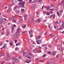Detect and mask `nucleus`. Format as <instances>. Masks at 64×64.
Listing matches in <instances>:
<instances>
[{
  "mask_svg": "<svg viewBox=\"0 0 64 64\" xmlns=\"http://www.w3.org/2000/svg\"><path fill=\"white\" fill-rule=\"evenodd\" d=\"M9 59L8 58H7L6 59V60H9Z\"/></svg>",
  "mask_w": 64,
  "mask_h": 64,
  "instance_id": "nucleus-50",
  "label": "nucleus"
},
{
  "mask_svg": "<svg viewBox=\"0 0 64 64\" xmlns=\"http://www.w3.org/2000/svg\"><path fill=\"white\" fill-rule=\"evenodd\" d=\"M30 57H31V56L32 55V54L31 53H29L28 54V55Z\"/></svg>",
  "mask_w": 64,
  "mask_h": 64,
  "instance_id": "nucleus-19",
  "label": "nucleus"
},
{
  "mask_svg": "<svg viewBox=\"0 0 64 64\" xmlns=\"http://www.w3.org/2000/svg\"><path fill=\"white\" fill-rule=\"evenodd\" d=\"M55 39L56 40H57L58 39V37H56L55 38Z\"/></svg>",
  "mask_w": 64,
  "mask_h": 64,
  "instance_id": "nucleus-37",
  "label": "nucleus"
},
{
  "mask_svg": "<svg viewBox=\"0 0 64 64\" xmlns=\"http://www.w3.org/2000/svg\"><path fill=\"white\" fill-rule=\"evenodd\" d=\"M55 8L56 9H58V7L56 6V7Z\"/></svg>",
  "mask_w": 64,
  "mask_h": 64,
  "instance_id": "nucleus-46",
  "label": "nucleus"
},
{
  "mask_svg": "<svg viewBox=\"0 0 64 64\" xmlns=\"http://www.w3.org/2000/svg\"><path fill=\"white\" fill-rule=\"evenodd\" d=\"M55 15H52L51 16H50V18H52H52H55Z\"/></svg>",
  "mask_w": 64,
  "mask_h": 64,
  "instance_id": "nucleus-16",
  "label": "nucleus"
},
{
  "mask_svg": "<svg viewBox=\"0 0 64 64\" xmlns=\"http://www.w3.org/2000/svg\"><path fill=\"white\" fill-rule=\"evenodd\" d=\"M3 27V25H1L0 26V28H1Z\"/></svg>",
  "mask_w": 64,
  "mask_h": 64,
  "instance_id": "nucleus-62",
  "label": "nucleus"
},
{
  "mask_svg": "<svg viewBox=\"0 0 64 64\" xmlns=\"http://www.w3.org/2000/svg\"><path fill=\"white\" fill-rule=\"evenodd\" d=\"M12 26H13V27H15L16 26V25H15V24H13Z\"/></svg>",
  "mask_w": 64,
  "mask_h": 64,
  "instance_id": "nucleus-51",
  "label": "nucleus"
},
{
  "mask_svg": "<svg viewBox=\"0 0 64 64\" xmlns=\"http://www.w3.org/2000/svg\"><path fill=\"white\" fill-rule=\"evenodd\" d=\"M17 42V40H15V43H16Z\"/></svg>",
  "mask_w": 64,
  "mask_h": 64,
  "instance_id": "nucleus-60",
  "label": "nucleus"
},
{
  "mask_svg": "<svg viewBox=\"0 0 64 64\" xmlns=\"http://www.w3.org/2000/svg\"><path fill=\"white\" fill-rule=\"evenodd\" d=\"M18 62L19 60H18V59H17L16 60V61H15V62L16 63H18Z\"/></svg>",
  "mask_w": 64,
  "mask_h": 64,
  "instance_id": "nucleus-21",
  "label": "nucleus"
},
{
  "mask_svg": "<svg viewBox=\"0 0 64 64\" xmlns=\"http://www.w3.org/2000/svg\"><path fill=\"white\" fill-rule=\"evenodd\" d=\"M59 30H63V29L62 28H58Z\"/></svg>",
  "mask_w": 64,
  "mask_h": 64,
  "instance_id": "nucleus-28",
  "label": "nucleus"
},
{
  "mask_svg": "<svg viewBox=\"0 0 64 64\" xmlns=\"http://www.w3.org/2000/svg\"><path fill=\"white\" fill-rule=\"evenodd\" d=\"M19 48L18 47H16L15 48V50L16 51V50H18L19 49Z\"/></svg>",
  "mask_w": 64,
  "mask_h": 64,
  "instance_id": "nucleus-30",
  "label": "nucleus"
},
{
  "mask_svg": "<svg viewBox=\"0 0 64 64\" xmlns=\"http://www.w3.org/2000/svg\"><path fill=\"white\" fill-rule=\"evenodd\" d=\"M51 64V63L50 62H48L47 63V64Z\"/></svg>",
  "mask_w": 64,
  "mask_h": 64,
  "instance_id": "nucleus-53",
  "label": "nucleus"
},
{
  "mask_svg": "<svg viewBox=\"0 0 64 64\" xmlns=\"http://www.w3.org/2000/svg\"><path fill=\"white\" fill-rule=\"evenodd\" d=\"M23 55L25 57H26L27 56V54H26V53H24L23 54Z\"/></svg>",
  "mask_w": 64,
  "mask_h": 64,
  "instance_id": "nucleus-25",
  "label": "nucleus"
},
{
  "mask_svg": "<svg viewBox=\"0 0 64 64\" xmlns=\"http://www.w3.org/2000/svg\"><path fill=\"white\" fill-rule=\"evenodd\" d=\"M58 50L60 51H62L63 50V49L62 48V46H60V44H58Z\"/></svg>",
  "mask_w": 64,
  "mask_h": 64,
  "instance_id": "nucleus-2",
  "label": "nucleus"
},
{
  "mask_svg": "<svg viewBox=\"0 0 64 64\" xmlns=\"http://www.w3.org/2000/svg\"><path fill=\"white\" fill-rule=\"evenodd\" d=\"M34 56H32L30 57V58L31 59H33L34 58Z\"/></svg>",
  "mask_w": 64,
  "mask_h": 64,
  "instance_id": "nucleus-32",
  "label": "nucleus"
},
{
  "mask_svg": "<svg viewBox=\"0 0 64 64\" xmlns=\"http://www.w3.org/2000/svg\"><path fill=\"white\" fill-rule=\"evenodd\" d=\"M29 33L30 35H31L32 34V33H33V30H30V31H29Z\"/></svg>",
  "mask_w": 64,
  "mask_h": 64,
  "instance_id": "nucleus-5",
  "label": "nucleus"
},
{
  "mask_svg": "<svg viewBox=\"0 0 64 64\" xmlns=\"http://www.w3.org/2000/svg\"><path fill=\"white\" fill-rule=\"evenodd\" d=\"M21 10H22V12H24V9H22Z\"/></svg>",
  "mask_w": 64,
  "mask_h": 64,
  "instance_id": "nucleus-42",
  "label": "nucleus"
},
{
  "mask_svg": "<svg viewBox=\"0 0 64 64\" xmlns=\"http://www.w3.org/2000/svg\"><path fill=\"white\" fill-rule=\"evenodd\" d=\"M30 56H29V55H28V59H30L31 58V57Z\"/></svg>",
  "mask_w": 64,
  "mask_h": 64,
  "instance_id": "nucleus-47",
  "label": "nucleus"
},
{
  "mask_svg": "<svg viewBox=\"0 0 64 64\" xmlns=\"http://www.w3.org/2000/svg\"><path fill=\"white\" fill-rule=\"evenodd\" d=\"M38 51V50H36L33 51V52H34V53H36V52H37Z\"/></svg>",
  "mask_w": 64,
  "mask_h": 64,
  "instance_id": "nucleus-33",
  "label": "nucleus"
},
{
  "mask_svg": "<svg viewBox=\"0 0 64 64\" xmlns=\"http://www.w3.org/2000/svg\"><path fill=\"white\" fill-rule=\"evenodd\" d=\"M50 14V13L49 12H48L46 14V15H48Z\"/></svg>",
  "mask_w": 64,
  "mask_h": 64,
  "instance_id": "nucleus-54",
  "label": "nucleus"
},
{
  "mask_svg": "<svg viewBox=\"0 0 64 64\" xmlns=\"http://www.w3.org/2000/svg\"><path fill=\"white\" fill-rule=\"evenodd\" d=\"M25 4V2H20L18 3V4L20 7L23 8L24 7V4Z\"/></svg>",
  "mask_w": 64,
  "mask_h": 64,
  "instance_id": "nucleus-1",
  "label": "nucleus"
},
{
  "mask_svg": "<svg viewBox=\"0 0 64 64\" xmlns=\"http://www.w3.org/2000/svg\"><path fill=\"white\" fill-rule=\"evenodd\" d=\"M44 5L42 7V10L43 9V8H44Z\"/></svg>",
  "mask_w": 64,
  "mask_h": 64,
  "instance_id": "nucleus-55",
  "label": "nucleus"
},
{
  "mask_svg": "<svg viewBox=\"0 0 64 64\" xmlns=\"http://www.w3.org/2000/svg\"><path fill=\"white\" fill-rule=\"evenodd\" d=\"M62 24L61 26H63V27L64 28V20H62Z\"/></svg>",
  "mask_w": 64,
  "mask_h": 64,
  "instance_id": "nucleus-8",
  "label": "nucleus"
},
{
  "mask_svg": "<svg viewBox=\"0 0 64 64\" xmlns=\"http://www.w3.org/2000/svg\"><path fill=\"white\" fill-rule=\"evenodd\" d=\"M56 13H57V15H58V16H61V15L60 14V13H59V12H56Z\"/></svg>",
  "mask_w": 64,
  "mask_h": 64,
  "instance_id": "nucleus-9",
  "label": "nucleus"
},
{
  "mask_svg": "<svg viewBox=\"0 0 64 64\" xmlns=\"http://www.w3.org/2000/svg\"><path fill=\"white\" fill-rule=\"evenodd\" d=\"M62 4H64V2L63 0L62 1V2L61 3Z\"/></svg>",
  "mask_w": 64,
  "mask_h": 64,
  "instance_id": "nucleus-34",
  "label": "nucleus"
},
{
  "mask_svg": "<svg viewBox=\"0 0 64 64\" xmlns=\"http://www.w3.org/2000/svg\"><path fill=\"white\" fill-rule=\"evenodd\" d=\"M50 36L52 37H54V35L53 34H50Z\"/></svg>",
  "mask_w": 64,
  "mask_h": 64,
  "instance_id": "nucleus-26",
  "label": "nucleus"
},
{
  "mask_svg": "<svg viewBox=\"0 0 64 64\" xmlns=\"http://www.w3.org/2000/svg\"><path fill=\"white\" fill-rule=\"evenodd\" d=\"M12 54L13 55H16V53L14 52H12Z\"/></svg>",
  "mask_w": 64,
  "mask_h": 64,
  "instance_id": "nucleus-43",
  "label": "nucleus"
},
{
  "mask_svg": "<svg viewBox=\"0 0 64 64\" xmlns=\"http://www.w3.org/2000/svg\"><path fill=\"white\" fill-rule=\"evenodd\" d=\"M48 54H50L51 53V52L50 51L48 52Z\"/></svg>",
  "mask_w": 64,
  "mask_h": 64,
  "instance_id": "nucleus-35",
  "label": "nucleus"
},
{
  "mask_svg": "<svg viewBox=\"0 0 64 64\" xmlns=\"http://www.w3.org/2000/svg\"><path fill=\"white\" fill-rule=\"evenodd\" d=\"M24 17H25V18H27L28 17V16H27V14H26L24 16Z\"/></svg>",
  "mask_w": 64,
  "mask_h": 64,
  "instance_id": "nucleus-40",
  "label": "nucleus"
},
{
  "mask_svg": "<svg viewBox=\"0 0 64 64\" xmlns=\"http://www.w3.org/2000/svg\"><path fill=\"white\" fill-rule=\"evenodd\" d=\"M21 45V44L20 43H17L16 44V46H19Z\"/></svg>",
  "mask_w": 64,
  "mask_h": 64,
  "instance_id": "nucleus-20",
  "label": "nucleus"
},
{
  "mask_svg": "<svg viewBox=\"0 0 64 64\" xmlns=\"http://www.w3.org/2000/svg\"><path fill=\"white\" fill-rule=\"evenodd\" d=\"M63 9L62 8L61 9V10L60 11V13L62 14V12H63Z\"/></svg>",
  "mask_w": 64,
  "mask_h": 64,
  "instance_id": "nucleus-17",
  "label": "nucleus"
},
{
  "mask_svg": "<svg viewBox=\"0 0 64 64\" xmlns=\"http://www.w3.org/2000/svg\"><path fill=\"white\" fill-rule=\"evenodd\" d=\"M55 60L54 59H52L51 60L50 62L51 63H53V62H54Z\"/></svg>",
  "mask_w": 64,
  "mask_h": 64,
  "instance_id": "nucleus-14",
  "label": "nucleus"
},
{
  "mask_svg": "<svg viewBox=\"0 0 64 64\" xmlns=\"http://www.w3.org/2000/svg\"><path fill=\"white\" fill-rule=\"evenodd\" d=\"M16 14H19V12H20L19 11V10H16Z\"/></svg>",
  "mask_w": 64,
  "mask_h": 64,
  "instance_id": "nucleus-13",
  "label": "nucleus"
},
{
  "mask_svg": "<svg viewBox=\"0 0 64 64\" xmlns=\"http://www.w3.org/2000/svg\"><path fill=\"white\" fill-rule=\"evenodd\" d=\"M11 29L12 30H14V28L12 26L11 27Z\"/></svg>",
  "mask_w": 64,
  "mask_h": 64,
  "instance_id": "nucleus-48",
  "label": "nucleus"
},
{
  "mask_svg": "<svg viewBox=\"0 0 64 64\" xmlns=\"http://www.w3.org/2000/svg\"><path fill=\"white\" fill-rule=\"evenodd\" d=\"M10 12V9H8V10L7 12L8 13H9Z\"/></svg>",
  "mask_w": 64,
  "mask_h": 64,
  "instance_id": "nucleus-29",
  "label": "nucleus"
},
{
  "mask_svg": "<svg viewBox=\"0 0 64 64\" xmlns=\"http://www.w3.org/2000/svg\"><path fill=\"white\" fill-rule=\"evenodd\" d=\"M19 8V6H16L14 7V10H16V9H17L18 8Z\"/></svg>",
  "mask_w": 64,
  "mask_h": 64,
  "instance_id": "nucleus-10",
  "label": "nucleus"
},
{
  "mask_svg": "<svg viewBox=\"0 0 64 64\" xmlns=\"http://www.w3.org/2000/svg\"><path fill=\"white\" fill-rule=\"evenodd\" d=\"M49 28H50V29H51L52 28V26L51 25V24H50L49 25Z\"/></svg>",
  "mask_w": 64,
  "mask_h": 64,
  "instance_id": "nucleus-15",
  "label": "nucleus"
},
{
  "mask_svg": "<svg viewBox=\"0 0 64 64\" xmlns=\"http://www.w3.org/2000/svg\"><path fill=\"white\" fill-rule=\"evenodd\" d=\"M60 54H58L57 55V56H56V59H58V58L59 57V56Z\"/></svg>",
  "mask_w": 64,
  "mask_h": 64,
  "instance_id": "nucleus-22",
  "label": "nucleus"
},
{
  "mask_svg": "<svg viewBox=\"0 0 64 64\" xmlns=\"http://www.w3.org/2000/svg\"><path fill=\"white\" fill-rule=\"evenodd\" d=\"M18 58H19V59H21V56H19L18 57Z\"/></svg>",
  "mask_w": 64,
  "mask_h": 64,
  "instance_id": "nucleus-52",
  "label": "nucleus"
},
{
  "mask_svg": "<svg viewBox=\"0 0 64 64\" xmlns=\"http://www.w3.org/2000/svg\"><path fill=\"white\" fill-rule=\"evenodd\" d=\"M33 7L36 9V8H37V6H36L35 4H34L33 5Z\"/></svg>",
  "mask_w": 64,
  "mask_h": 64,
  "instance_id": "nucleus-12",
  "label": "nucleus"
},
{
  "mask_svg": "<svg viewBox=\"0 0 64 64\" xmlns=\"http://www.w3.org/2000/svg\"><path fill=\"white\" fill-rule=\"evenodd\" d=\"M4 63V61H3L2 62L1 64H3Z\"/></svg>",
  "mask_w": 64,
  "mask_h": 64,
  "instance_id": "nucleus-61",
  "label": "nucleus"
},
{
  "mask_svg": "<svg viewBox=\"0 0 64 64\" xmlns=\"http://www.w3.org/2000/svg\"><path fill=\"white\" fill-rule=\"evenodd\" d=\"M5 55V53H3L2 54V56H4Z\"/></svg>",
  "mask_w": 64,
  "mask_h": 64,
  "instance_id": "nucleus-39",
  "label": "nucleus"
},
{
  "mask_svg": "<svg viewBox=\"0 0 64 64\" xmlns=\"http://www.w3.org/2000/svg\"><path fill=\"white\" fill-rule=\"evenodd\" d=\"M6 56L8 57H9V54H6Z\"/></svg>",
  "mask_w": 64,
  "mask_h": 64,
  "instance_id": "nucleus-44",
  "label": "nucleus"
},
{
  "mask_svg": "<svg viewBox=\"0 0 64 64\" xmlns=\"http://www.w3.org/2000/svg\"><path fill=\"white\" fill-rule=\"evenodd\" d=\"M56 52H54L52 53L53 55L54 56V55H56Z\"/></svg>",
  "mask_w": 64,
  "mask_h": 64,
  "instance_id": "nucleus-23",
  "label": "nucleus"
},
{
  "mask_svg": "<svg viewBox=\"0 0 64 64\" xmlns=\"http://www.w3.org/2000/svg\"><path fill=\"white\" fill-rule=\"evenodd\" d=\"M26 31H25L22 32V33L23 34H24V33H26Z\"/></svg>",
  "mask_w": 64,
  "mask_h": 64,
  "instance_id": "nucleus-56",
  "label": "nucleus"
},
{
  "mask_svg": "<svg viewBox=\"0 0 64 64\" xmlns=\"http://www.w3.org/2000/svg\"><path fill=\"white\" fill-rule=\"evenodd\" d=\"M46 22V20H45L44 21V22Z\"/></svg>",
  "mask_w": 64,
  "mask_h": 64,
  "instance_id": "nucleus-63",
  "label": "nucleus"
},
{
  "mask_svg": "<svg viewBox=\"0 0 64 64\" xmlns=\"http://www.w3.org/2000/svg\"><path fill=\"white\" fill-rule=\"evenodd\" d=\"M34 20V18H33V17H31L30 18V22H33Z\"/></svg>",
  "mask_w": 64,
  "mask_h": 64,
  "instance_id": "nucleus-6",
  "label": "nucleus"
},
{
  "mask_svg": "<svg viewBox=\"0 0 64 64\" xmlns=\"http://www.w3.org/2000/svg\"><path fill=\"white\" fill-rule=\"evenodd\" d=\"M19 20H20V21H23V20H22V19H20Z\"/></svg>",
  "mask_w": 64,
  "mask_h": 64,
  "instance_id": "nucleus-57",
  "label": "nucleus"
},
{
  "mask_svg": "<svg viewBox=\"0 0 64 64\" xmlns=\"http://www.w3.org/2000/svg\"><path fill=\"white\" fill-rule=\"evenodd\" d=\"M52 7H54V5H53V4L51 5L50 6V8H52Z\"/></svg>",
  "mask_w": 64,
  "mask_h": 64,
  "instance_id": "nucleus-38",
  "label": "nucleus"
},
{
  "mask_svg": "<svg viewBox=\"0 0 64 64\" xmlns=\"http://www.w3.org/2000/svg\"><path fill=\"white\" fill-rule=\"evenodd\" d=\"M37 43L38 44H40L42 43V41L41 40H38L37 42Z\"/></svg>",
  "mask_w": 64,
  "mask_h": 64,
  "instance_id": "nucleus-4",
  "label": "nucleus"
},
{
  "mask_svg": "<svg viewBox=\"0 0 64 64\" xmlns=\"http://www.w3.org/2000/svg\"><path fill=\"white\" fill-rule=\"evenodd\" d=\"M26 63H30V60H26Z\"/></svg>",
  "mask_w": 64,
  "mask_h": 64,
  "instance_id": "nucleus-7",
  "label": "nucleus"
},
{
  "mask_svg": "<svg viewBox=\"0 0 64 64\" xmlns=\"http://www.w3.org/2000/svg\"><path fill=\"white\" fill-rule=\"evenodd\" d=\"M17 30H18V31H20V28H19Z\"/></svg>",
  "mask_w": 64,
  "mask_h": 64,
  "instance_id": "nucleus-49",
  "label": "nucleus"
},
{
  "mask_svg": "<svg viewBox=\"0 0 64 64\" xmlns=\"http://www.w3.org/2000/svg\"><path fill=\"white\" fill-rule=\"evenodd\" d=\"M46 54H44L43 56H42V58H44L46 57Z\"/></svg>",
  "mask_w": 64,
  "mask_h": 64,
  "instance_id": "nucleus-18",
  "label": "nucleus"
},
{
  "mask_svg": "<svg viewBox=\"0 0 64 64\" xmlns=\"http://www.w3.org/2000/svg\"><path fill=\"white\" fill-rule=\"evenodd\" d=\"M13 44V43H12V42H11L10 43V45H12Z\"/></svg>",
  "mask_w": 64,
  "mask_h": 64,
  "instance_id": "nucleus-31",
  "label": "nucleus"
},
{
  "mask_svg": "<svg viewBox=\"0 0 64 64\" xmlns=\"http://www.w3.org/2000/svg\"><path fill=\"white\" fill-rule=\"evenodd\" d=\"M42 0H39V2H42Z\"/></svg>",
  "mask_w": 64,
  "mask_h": 64,
  "instance_id": "nucleus-59",
  "label": "nucleus"
},
{
  "mask_svg": "<svg viewBox=\"0 0 64 64\" xmlns=\"http://www.w3.org/2000/svg\"><path fill=\"white\" fill-rule=\"evenodd\" d=\"M40 37L41 36H40L38 35V37L36 38V39H37V40H38V39H40Z\"/></svg>",
  "mask_w": 64,
  "mask_h": 64,
  "instance_id": "nucleus-11",
  "label": "nucleus"
},
{
  "mask_svg": "<svg viewBox=\"0 0 64 64\" xmlns=\"http://www.w3.org/2000/svg\"><path fill=\"white\" fill-rule=\"evenodd\" d=\"M58 23V21H56V22H54V24H56V25Z\"/></svg>",
  "mask_w": 64,
  "mask_h": 64,
  "instance_id": "nucleus-24",
  "label": "nucleus"
},
{
  "mask_svg": "<svg viewBox=\"0 0 64 64\" xmlns=\"http://www.w3.org/2000/svg\"><path fill=\"white\" fill-rule=\"evenodd\" d=\"M3 19H4V20H5V21H7V20L6 19V18H3Z\"/></svg>",
  "mask_w": 64,
  "mask_h": 64,
  "instance_id": "nucleus-58",
  "label": "nucleus"
},
{
  "mask_svg": "<svg viewBox=\"0 0 64 64\" xmlns=\"http://www.w3.org/2000/svg\"><path fill=\"white\" fill-rule=\"evenodd\" d=\"M9 35V32H8V34H7L6 35V36H8Z\"/></svg>",
  "mask_w": 64,
  "mask_h": 64,
  "instance_id": "nucleus-41",
  "label": "nucleus"
},
{
  "mask_svg": "<svg viewBox=\"0 0 64 64\" xmlns=\"http://www.w3.org/2000/svg\"><path fill=\"white\" fill-rule=\"evenodd\" d=\"M4 20L3 18H0V23L1 24H2L3 23V24L4 25L6 22H4Z\"/></svg>",
  "mask_w": 64,
  "mask_h": 64,
  "instance_id": "nucleus-3",
  "label": "nucleus"
},
{
  "mask_svg": "<svg viewBox=\"0 0 64 64\" xmlns=\"http://www.w3.org/2000/svg\"><path fill=\"white\" fill-rule=\"evenodd\" d=\"M49 8H50V7L49 6H48V8H46L47 10H48V9H49Z\"/></svg>",
  "mask_w": 64,
  "mask_h": 64,
  "instance_id": "nucleus-45",
  "label": "nucleus"
},
{
  "mask_svg": "<svg viewBox=\"0 0 64 64\" xmlns=\"http://www.w3.org/2000/svg\"><path fill=\"white\" fill-rule=\"evenodd\" d=\"M37 21L38 22H40V20L38 19L37 20Z\"/></svg>",
  "mask_w": 64,
  "mask_h": 64,
  "instance_id": "nucleus-36",
  "label": "nucleus"
},
{
  "mask_svg": "<svg viewBox=\"0 0 64 64\" xmlns=\"http://www.w3.org/2000/svg\"><path fill=\"white\" fill-rule=\"evenodd\" d=\"M12 60H16V58H12Z\"/></svg>",
  "mask_w": 64,
  "mask_h": 64,
  "instance_id": "nucleus-27",
  "label": "nucleus"
},
{
  "mask_svg": "<svg viewBox=\"0 0 64 64\" xmlns=\"http://www.w3.org/2000/svg\"><path fill=\"white\" fill-rule=\"evenodd\" d=\"M19 32H16V34H19Z\"/></svg>",
  "mask_w": 64,
  "mask_h": 64,
  "instance_id": "nucleus-64",
  "label": "nucleus"
}]
</instances>
